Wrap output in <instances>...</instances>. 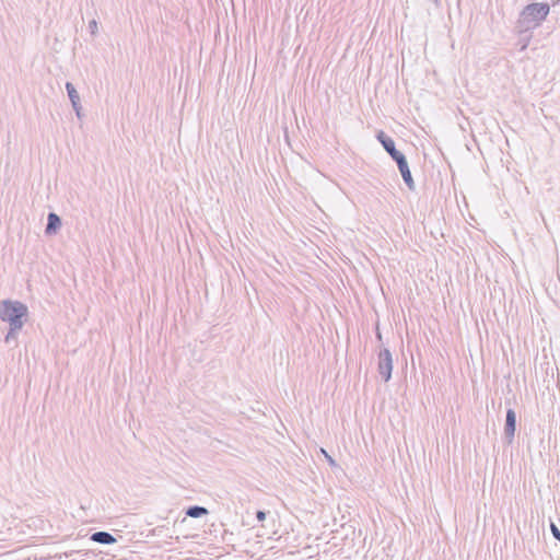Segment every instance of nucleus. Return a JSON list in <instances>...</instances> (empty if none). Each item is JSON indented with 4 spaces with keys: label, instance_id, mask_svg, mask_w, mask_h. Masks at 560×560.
I'll return each mask as SVG.
<instances>
[{
    "label": "nucleus",
    "instance_id": "obj_1",
    "mask_svg": "<svg viewBox=\"0 0 560 560\" xmlns=\"http://www.w3.org/2000/svg\"><path fill=\"white\" fill-rule=\"evenodd\" d=\"M377 140L383 145L384 150L397 163L401 177L410 190H415L416 184L412 178L406 156L396 149L394 140L388 137L384 131H378L376 135Z\"/></svg>",
    "mask_w": 560,
    "mask_h": 560
},
{
    "label": "nucleus",
    "instance_id": "obj_2",
    "mask_svg": "<svg viewBox=\"0 0 560 560\" xmlns=\"http://www.w3.org/2000/svg\"><path fill=\"white\" fill-rule=\"evenodd\" d=\"M28 308L20 301L3 300L0 302V319L9 323L12 330H21L27 319Z\"/></svg>",
    "mask_w": 560,
    "mask_h": 560
},
{
    "label": "nucleus",
    "instance_id": "obj_3",
    "mask_svg": "<svg viewBox=\"0 0 560 560\" xmlns=\"http://www.w3.org/2000/svg\"><path fill=\"white\" fill-rule=\"evenodd\" d=\"M549 4L545 2H535L526 5L517 21L518 28L521 31H528L539 26L549 14Z\"/></svg>",
    "mask_w": 560,
    "mask_h": 560
},
{
    "label": "nucleus",
    "instance_id": "obj_4",
    "mask_svg": "<svg viewBox=\"0 0 560 560\" xmlns=\"http://www.w3.org/2000/svg\"><path fill=\"white\" fill-rule=\"evenodd\" d=\"M208 513L209 512L206 508L192 505L186 509L185 511L171 510L165 520L168 523L172 522L174 525H176V523L178 522L184 523L188 516L197 518L202 515H207Z\"/></svg>",
    "mask_w": 560,
    "mask_h": 560
},
{
    "label": "nucleus",
    "instance_id": "obj_5",
    "mask_svg": "<svg viewBox=\"0 0 560 560\" xmlns=\"http://www.w3.org/2000/svg\"><path fill=\"white\" fill-rule=\"evenodd\" d=\"M377 370L384 382H388L392 377L393 357L387 348H383L378 352Z\"/></svg>",
    "mask_w": 560,
    "mask_h": 560
},
{
    "label": "nucleus",
    "instance_id": "obj_6",
    "mask_svg": "<svg viewBox=\"0 0 560 560\" xmlns=\"http://www.w3.org/2000/svg\"><path fill=\"white\" fill-rule=\"evenodd\" d=\"M516 429V415L513 409L506 410L505 425H504V439L508 444H511Z\"/></svg>",
    "mask_w": 560,
    "mask_h": 560
},
{
    "label": "nucleus",
    "instance_id": "obj_7",
    "mask_svg": "<svg viewBox=\"0 0 560 560\" xmlns=\"http://www.w3.org/2000/svg\"><path fill=\"white\" fill-rule=\"evenodd\" d=\"M61 226V219L60 217L55 212H49L47 217V225L45 229V233L47 235L56 234L57 231Z\"/></svg>",
    "mask_w": 560,
    "mask_h": 560
},
{
    "label": "nucleus",
    "instance_id": "obj_8",
    "mask_svg": "<svg viewBox=\"0 0 560 560\" xmlns=\"http://www.w3.org/2000/svg\"><path fill=\"white\" fill-rule=\"evenodd\" d=\"M90 539L101 545H112L116 542V538L107 532H96L90 536Z\"/></svg>",
    "mask_w": 560,
    "mask_h": 560
},
{
    "label": "nucleus",
    "instance_id": "obj_9",
    "mask_svg": "<svg viewBox=\"0 0 560 560\" xmlns=\"http://www.w3.org/2000/svg\"><path fill=\"white\" fill-rule=\"evenodd\" d=\"M66 90H67V93H68L71 104H75L77 102H80V95L71 82L66 83Z\"/></svg>",
    "mask_w": 560,
    "mask_h": 560
},
{
    "label": "nucleus",
    "instance_id": "obj_10",
    "mask_svg": "<svg viewBox=\"0 0 560 560\" xmlns=\"http://www.w3.org/2000/svg\"><path fill=\"white\" fill-rule=\"evenodd\" d=\"M20 330H12V326H10L8 334L4 337V341L10 343L11 341L16 340V335Z\"/></svg>",
    "mask_w": 560,
    "mask_h": 560
},
{
    "label": "nucleus",
    "instance_id": "obj_11",
    "mask_svg": "<svg viewBox=\"0 0 560 560\" xmlns=\"http://www.w3.org/2000/svg\"><path fill=\"white\" fill-rule=\"evenodd\" d=\"M71 105H72L77 116L80 118L81 117V109H82L81 103L77 102L75 104H71Z\"/></svg>",
    "mask_w": 560,
    "mask_h": 560
},
{
    "label": "nucleus",
    "instance_id": "obj_12",
    "mask_svg": "<svg viewBox=\"0 0 560 560\" xmlns=\"http://www.w3.org/2000/svg\"><path fill=\"white\" fill-rule=\"evenodd\" d=\"M552 536L560 541V528L559 527H550Z\"/></svg>",
    "mask_w": 560,
    "mask_h": 560
},
{
    "label": "nucleus",
    "instance_id": "obj_13",
    "mask_svg": "<svg viewBox=\"0 0 560 560\" xmlns=\"http://www.w3.org/2000/svg\"><path fill=\"white\" fill-rule=\"evenodd\" d=\"M89 27L91 30V33L95 34L97 32V22L95 20L90 21Z\"/></svg>",
    "mask_w": 560,
    "mask_h": 560
},
{
    "label": "nucleus",
    "instance_id": "obj_14",
    "mask_svg": "<svg viewBox=\"0 0 560 560\" xmlns=\"http://www.w3.org/2000/svg\"><path fill=\"white\" fill-rule=\"evenodd\" d=\"M322 453L325 455V457L327 458V460H328L330 466H336L337 465L335 459L331 456H329L324 448H322Z\"/></svg>",
    "mask_w": 560,
    "mask_h": 560
},
{
    "label": "nucleus",
    "instance_id": "obj_15",
    "mask_svg": "<svg viewBox=\"0 0 560 560\" xmlns=\"http://www.w3.org/2000/svg\"><path fill=\"white\" fill-rule=\"evenodd\" d=\"M256 517H257V521L262 522L266 518V513L264 511H257Z\"/></svg>",
    "mask_w": 560,
    "mask_h": 560
},
{
    "label": "nucleus",
    "instance_id": "obj_16",
    "mask_svg": "<svg viewBox=\"0 0 560 560\" xmlns=\"http://www.w3.org/2000/svg\"><path fill=\"white\" fill-rule=\"evenodd\" d=\"M434 2H436V0H434Z\"/></svg>",
    "mask_w": 560,
    "mask_h": 560
}]
</instances>
